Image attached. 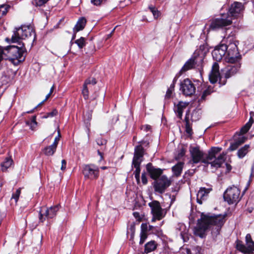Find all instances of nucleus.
Returning <instances> with one entry per match:
<instances>
[{
    "mask_svg": "<svg viewBox=\"0 0 254 254\" xmlns=\"http://www.w3.org/2000/svg\"><path fill=\"white\" fill-rule=\"evenodd\" d=\"M36 6H41L46 4L50 0H34Z\"/></svg>",
    "mask_w": 254,
    "mask_h": 254,
    "instance_id": "nucleus-43",
    "label": "nucleus"
},
{
    "mask_svg": "<svg viewBox=\"0 0 254 254\" xmlns=\"http://www.w3.org/2000/svg\"><path fill=\"white\" fill-rule=\"evenodd\" d=\"M195 86L189 78L185 79L180 84V90L186 96H190L195 92Z\"/></svg>",
    "mask_w": 254,
    "mask_h": 254,
    "instance_id": "nucleus-13",
    "label": "nucleus"
},
{
    "mask_svg": "<svg viewBox=\"0 0 254 254\" xmlns=\"http://www.w3.org/2000/svg\"><path fill=\"white\" fill-rule=\"evenodd\" d=\"M13 161L10 158H6L5 161L1 163V167L2 172H5L12 165Z\"/></svg>",
    "mask_w": 254,
    "mask_h": 254,
    "instance_id": "nucleus-28",
    "label": "nucleus"
},
{
    "mask_svg": "<svg viewBox=\"0 0 254 254\" xmlns=\"http://www.w3.org/2000/svg\"><path fill=\"white\" fill-rule=\"evenodd\" d=\"M141 231L147 232L148 230V225L146 223H142L141 226Z\"/></svg>",
    "mask_w": 254,
    "mask_h": 254,
    "instance_id": "nucleus-54",
    "label": "nucleus"
},
{
    "mask_svg": "<svg viewBox=\"0 0 254 254\" xmlns=\"http://www.w3.org/2000/svg\"><path fill=\"white\" fill-rule=\"evenodd\" d=\"M133 215L135 218L137 219L138 220H140L141 219L140 218V214L139 212H134L133 213Z\"/></svg>",
    "mask_w": 254,
    "mask_h": 254,
    "instance_id": "nucleus-59",
    "label": "nucleus"
},
{
    "mask_svg": "<svg viewBox=\"0 0 254 254\" xmlns=\"http://www.w3.org/2000/svg\"><path fill=\"white\" fill-rule=\"evenodd\" d=\"M172 91H173L172 89H171V87H170V88L167 91L165 96L166 98H170L171 97Z\"/></svg>",
    "mask_w": 254,
    "mask_h": 254,
    "instance_id": "nucleus-53",
    "label": "nucleus"
},
{
    "mask_svg": "<svg viewBox=\"0 0 254 254\" xmlns=\"http://www.w3.org/2000/svg\"><path fill=\"white\" fill-rule=\"evenodd\" d=\"M190 110H187L186 113L184 121L185 122L186 131L188 134H191L192 130L191 127V124L190 122Z\"/></svg>",
    "mask_w": 254,
    "mask_h": 254,
    "instance_id": "nucleus-22",
    "label": "nucleus"
},
{
    "mask_svg": "<svg viewBox=\"0 0 254 254\" xmlns=\"http://www.w3.org/2000/svg\"><path fill=\"white\" fill-rule=\"evenodd\" d=\"M184 165V162H180L172 168V170L173 172V174L176 177H178L181 175L182 172Z\"/></svg>",
    "mask_w": 254,
    "mask_h": 254,
    "instance_id": "nucleus-24",
    "label": "nucleus"
},
{
    "mask_svg": "<svg viewBox=\"0 0 254 254\" xmlns=\"http://www.w3.org/2000/svg\"><path fill=\"white\" fill-rule=\"evenodd\" d=\"M208 49L207 46L205 45H200L198 50V54L199 55H204L207 52Z\"/></svg>",
    "mask_w": 254,
    "mask_h": 254,
    "instance_id": "nucleus-39",
    "label": "nucleus"
},
{
    "mask_svg": "<svg viewBox=\"0 0 254 254\" xmlns=\"http://www.w3.org/2000/svg\"><path fill=\"white\" fill-rule=\"evenodd\" d=\"M31 32L30 26L22 25L19 28H16L11 37V42L21 43V40L30 36Z\"/></svg>",
    "mask_w": 254,
    "mask_h": 254,
    "instance_id": "nucleus-7",
    "label": "nucleus"
},
{
    "mask_svg": "<svg viewBox=\"0 0 254 254\" xmlns=\"http://www.w3.org/2000/svg\"><path fill=\"white\" fill-rule=\"evenodd\" d=\"M214 91L213 87L208 86L202 92L200 100H205L206 97L211 94Z\"/></svg>",
    "mask_w": 254,
    "mask_h": 254,
    "instance_id": "nucleus-30",
    "label": "nucleus"
},
{
    "mask_svg": "<svg viewBox=\"0 0 254 254\" xmlns=\"http://www.w3.org/2000/svg\"><path fill=\"white\" fill-rule=\"evenodd\" d=\"M10 8V6L9 5L6 4H2L0 6V16L5 15L9 8Z\"/></svg>",
    "mask_w": 254,
    "mask_h": 254,
    "instance_id": "nucleus-34",
    "label": "nucleus"
},
{
    "mask_svg": "<svg viewBox=\"0 0 254 254\" xmlns=\"http://www.w3.org/2000/svg\"><path fill=\"white\" fill-rule=\"evenodd\" d=\"M186 150L185 148H182L178 152V154L175 156V159L177 160L181 159L183 156H185Z\"/></svg>",
    "mask_w": 254,
    "mask_h": 254,
    "instance_id": "nucleus-37",
    "label": "nucleus"
},
{
    "mask_svg": "<svg viewBox=\"0 0 254 254\" xmlns=\"http://www.w3.org/2000/svg\"><path fill=\"white\" fill-rule=\"evenodd\" d=\"M147 238V232H144V231H141L139 244H142L145 242V241L146 240Z\"/></svg>",
    "mask_w": 254,
    "mask_h": 254,
    "instance_id": "nucleus-42",
    "label": "nucleus"
},
{
    "mask_svg": "<svg viewBox=\"0 0 254 254\" xmlns=\"http://www.w3.org/2000/svg\"><path fill=\"white\" fill-rule=\"evenodd\" d=\"M200 250H201V248L200 247H195L193 249V251H194V254H200Z\"/></svg>",
    "mask_w": 254,
    "mask_h": 254,
    "instance_id": "nucleus-58",
    "label": "nucleus"
},
{
    "mask_svg": "<svg viewBox=\"0 0 254 254\" xmlns=\"http://www.w3.org/2000/svg\"><path fill=\"white\" fill-rule=\"evenodd\" d=\"M148 205L151 208L153 215L152 222H155L156 220H160L165 216V214H163V209L158 201L153 200L149 203Z\"/></svg>",
    "mask_w": 254,
    "mask_h": 254,
    "instance_id": "nucleus-10",
    "label": "nucleus"
},
{
    "mask_svg": "<svg viewBox=\"0 0 254 254\" xmlns=\"http://www.w3.org/2000/svg\"><path fill=\"white\" fill-rule=\"evenodd\" d=\"M146 170L151 178L155 180V181L157 180L162 173L161 169L155 168L150 163L146 165Z\"/></svg>",
    "mask_w": 254,
    "mask_h": 254,
    "instance_id": "nucleus-19",
    "label": "nucleus"
},
{
    "mask_svg": "<svg viewBox=\"0 0 254 254\" xmlns=\"http://www.w3.org/2000/svg\"><path fill=\"white\" fill-rule=\"evenodd\" d=\"M212 190V189L211 188H200L196 195L197 202L200 204H202L204 201H205L208 199L209 194Z\"/></svg>",
    "mask_w": 254,
    "mask_h": 254,
    "instance_id": "nucleus-16",
    "label": "nucleus"
},
{
    "mask_svg": "<svg viewBox=\"0 0 254 254\" xmlns=\"http://www.w3.org/2000/svg\"><path fill=\"white\" fill-rule=\"evenodd\" d=\"M236 249L240 252L244 254H250L253 251L248 246H245L241 241L237 240L236 242Z\"/></svg>",
    "mask_w": 254,
    "mask_h": 254,
    "instance_id": "nucleus-21",
    "label": "nucleus"
},
{
    "mask_svg": "<svg viewBox=\"0 0 254 254\" xmlns=\"http://www.w3.org/2000/svg\"><path fill=\"white\" fill-rule=\"evenodd\" d=\"M201 117V111L199 109L194 110L191 115L190 120L192 122L198 121Z\"/></svg>",
    "mask_w": 254,
    "mask_h": 254,
    "instance_id": "nucleus-31",
    "label": "nucleus"
},
{
    "mask_svg": "<svg viewBox=\"0 0 254 254\" xmlns=\"http://www.w3.org/2000/svg\"><path fill=\"white\" fill-rule=\"evenodd\" d=\"M221 150V148L212 147L209 151L207 156L205 157L203 152L196 147H190V152L191 156L190 162L194 164L201 162L204 164H210L212 167L218 168L221 167V165L225 161L226 154L224 152L216 157L217 154Z\"/></svg>",
    "mask_w": 254,
    "mask_h": 254,
    "instance_id": "nucleus-1",
    "label": "nucleus"
},
{
    "mask_svg": "<svg viewBox=\"0 0 254 254\" xmlns=\"http://www.w3.org/2000/svg\"><path fill=\"white\" fill-rule=\"evenodd\" d=\"M54 85H53V86L51 87V89H50V94H52V93L53 92V91L54 90Z\"/></svg>",
    "mask_w": 254,
    "mask_h": 254,
    "instance_id": "nucleus-62",
    "label": "nucleus"
},
{
    "mask_svg": "<svg viewBox=\"0 0 254 254\" xmlns=\"http://www.w3.org/2000/svg\"><path fill=\"white\" fill-rule=\"evenodd\" d=\"M220 78V83L221 82L220 73L219 72V66L217 63L215 62L212 65L211 71L209 75V79L211 83H215Z\"/></svg>",
    "mask_w": 254,
    "mask_h": 254,
    "instance_id": "nucleus-17",
    "label": "nucleus"
},
{
    "mask_svg": "<svg viewBox=\"0 0 254 254\" xmlns=\"http://www.w3.org/2000/svg\"><path fill=\"white\" fill-rule=\"evenodd\" d=\"M195 64L196 62L195 58H191L189 59L188 61H187V62L185 64L184 66L180 70V73L182 74L184 72L194 68Z\"/></svg>",
    "mask_w": 254,
    "mask_h": 254,
    "instance_id": "nucleus-20",
    "label": "nucleus"
},
{
    "mask_svg": "<svg viewBox=\"0 0 254 254\" xmlns=\"http://www.w3.org/2000/svg\"><path fill=\"white\" fill-rule=\"evenodd\" d=\"M75 43L77 45L79 49H82L85 46V39L80 37L75 41Z\"/></svg>",
    "mask_w": 254,
    "mask_h": 254,
    "instance_id": "nucleus-36",
    "label": "nucleus"
},
{
    "mask_svg": "<svg viewBox=\"0 0 254 254\" xmlns=\"http://www.w3.org/2000/svg\"><path fill=\"white\" fill-rule=\"evenodd\" d=\"M51 95V94H50V93H49L47 95V96H46V98H45V100H44V101H45V100H47V99L50 97V96Z\"/></svg>",
    "mask_w": 254,
    "mask_h": 254,
    "instance_id": "nucleus-63",
    "label": "nucleus"
},
{
    "mask_svg": "<svg viewBox=\"0 0 254 254\" xmlns=\"http://www.w3.org/2000/svg\"><path fill=\"white\" fill-rule=\"evenodd\" d=\"M225 222V215H204L202 213L200 220H198V223L195 228L194 234L202 238L206 230L213 226L212 233L213 235L217 236L219 234L221 227Z\"/></svg>",
    "mask_w": 254,
    "mask_h": 254,
    "instance_id": "nucleus-2",
    "label": "nucleus"
},
{
    "mask_svg": "<svg viewBox=\"0 0 254 254\" xmlns=\"http://www.w3.org/2000/svg\"><path fill=\"white\" fill-rule=\"evenodd\" d=\"M31 122H32V121H27L26 122V124L29 126L30 129L32 128V123H31Z\"/></svg>",
    "mask_w": 254,
    "mask_h": 254,
    "instance_id": "nucleus-61",
    "label": "nucleus"
},
{
    "mask_svg": "<svg viewBox=\"0 0 254 254\" xmlns=\"http://www.w3.org/2000/svg\"><path fill=\"white\" fill-rule=\"evenodd\" d=\"M180 235H181V236H182V238H183V239H184V235H185V234H184V233H183V232H181Z\"/></svg>",
    "mask_w": 254,
    "mask_h": 254,
    "instance_id": "nucleus-64",
    "label": "nucleus"
},
{
    "mask_svg": "<svg viewBox=\"0 0 254 254\" xmlns=\"http://www.w3.org/2000/svg\"><path fill=\"white\" fill-rule=\"evenodd\" d=\"M171 181L166 176L163 175L153 183L155 191L162 194L171 185Z\"/></svg>",
    "mask_w": 254,
    "mask_h": 254,
    "instance_id": "nucleus-9",
    "label": "nucleus"
},
{
    "mask_svg": "<svg viewBox=\"0 0 254 254\" xmlns=\"http://www.w3.org/2000/svg\"><path fill=\"white\" fill-rule=\"evenodd\" d=\"M242 57L240 54L237 46L235 43H230L229 50L227 54L226 62L229 64L224 70L225 71V77L229 78L235 75L241 66Z\"/></svg>",
    "mask_w": 254,
    "mask_h": 254,
    "instance_id": "nucleus-3",
    "label": "nucleus"
},
{
    "mask_svg": "<svg viewBox=\"0 0 254 254\" xmlns=\"http://www.w3.org/2000/svg\"><path fill=\"white\" fill-rule=\"evenodd\" d=\"M58 111L56 109L53 110L52 112L47 113L46 115L43 117V118H47L48 117H53L58 114Z\"/></svg>",
    "mask_w": 254,
    "mask_h": 254,
    "instance_id": "nucleus-44",
    "label": "nucleus"
},
{
    "mask_svg": "<svg viewBox=\"0 0 254 254\" xmlns=\"http://www.w3.org/2000/svg\"><path fill=\"white\" fill-rule=\"evenodd\" d=\"M141 129L146 132L148 131H150L151 130V126L149 125H144L142 126L141 127Z\"/></svg>",
    "mask_w": 254,
    "mask_h": 254,
    "instance_id": "nucleus-52",
    "label": "nucleus"
},
{
    "mask_svg": "<svg viewBox=\"0 0 254 254\" xmlns=\"http://www.w3.org/2000/svg\"><path fill=\"white\" fill-rule=\"evenodd\" d=\"M60 137H61V135H60V131H58V136L55 137L54 142L52 145H53V146H54L56 147H57V145L60 140Z\"/></svg>",
    "mask_w": 254,
    "mask_h": 254,
    "instance_id": "nucleus-47",
    "label": "nucleus"
},
{
    "mask_svg": "<svg viewBox=\"0 0 254 254\" xmlns=\"http://www.w3.org/2000/svg\"><path fill=\"white\" fill-rule=\"evenodd\" d=\"M66 162L65 160L63 159L62 161V166H61V169L63 171L65 170V169L66 168Z\"/></svg>",
    "mask_w": 254,
    "mask_h": 254,
    "instance_id": "nucleus-55",
    "label": "nucleus"
},
{
    "mask_svg": "<svg viewBox=\"0 0 254 254\" xmlns=\"http://www.w3.org/2000/svg\"><path fill=\"white\" fill-rule=\"evenodd\" d=\"M104 0H91V2L95 5L99 6L101 4Z\"/></svg>",
    "mask_w": 254,
    "mask_h": 254,
    "instance_id": "nucleus-51",
    "label": "nucleus"
},
{
    "mask_svg": "<svg viewBox=\"0 0 254 254\" xmlns=\"http://www.w3.org/2000/svg\"><path fill=\"white\" fill-rule=\"evenodd\" d=\"M195 172L194 170H188L185 173V175H188L189 176H191L193 175Z\"/></svg>",
    "mask_w": 254,
    "mask_h": 254,
    "instance_id": "nucleus-57",
    "label": "nucleus"
},
{
    "mask_svg": "<svg viewBox=\"0 0 254 254\" xmlns=\"http://www.w3.org/2000/svg\"><path fill=\"white\" fill-rule=\"evenodd\" d=\"M140 144L137 145L134 148V156L132 162V167L135 170L134 172V177L138 185L140 184V164L143 161L144 149L142 145L145 144V146H149V142L142 140L139 142Z\"/></svg>",
    "mask_w": 254,
    "mask_h": 254,
    "instance_id": "nucleus-5",
    "label": "nucleus"
},
{
    "mask_svg": "<svg viewBox=\"0 0 254 254\" xmlns=\"http://www.w3.org/2000/svg\"><path fill=\"white\" fill-rule=\"evenodd\" d=\"M230 44L226 45L224 44H220L215 48L212 52V56L214 60L216 61H220L226 54V51L227 54L229 50Z\"/></svg>",
    "mask_w": 254,
    "mask_h": 254,
    "instance_id": "nucleus-14",
    "label": "nucleus"
},
{
    "mask_svg": "<svg viewBox=\"0 0 254 254\" xmlns=\"http://www.w3.org/2000/svg\"><path fill=\"white\" fill-rule=\"evenodd\" d=\"M247 140V137L244 136H242V135L240 133L239 137L235 139V141L239 143V145H241L242 144L244 143Z\"/></svg>",
    "mask_w": 254,
    "mask_h": 254,
    "instance_id": "nucleus-41",
    "label": "nucleus"
},
{
    "mask_svg": "<svg viewBox=\"0 0 254 254\" xmlns=\"http://www.w3.org/2000/svg\"><path fill=\"white\" fill-rule=\"evenodd\" d=\"M58 210V205L51 206L49 208H47L45 207H41L39 213L40 221L43 222L46 218L47 219L54 218L56 215Z\"/></svg>",
    "mask_w": 254,
    "mask_h": 254,
    "instance_id": "nucleus-12",
    "label": "nucleus"
},
{
    "mask_svg": "<svg viewBox=\"0 0 254 254\" xmlns=\"http://www.w3.org/2000/svg\"><path fill=\"white\" fill-rule=\"evenodd\" d=\"M232 18L227 15L222 14L220 18H215L212 20L209 29L216 30L232 24Z\"/></svg>",
    "mask_w": 254,
    "mask_h": 254,
    "instance_id": "nucleus-8",
    "label": "nucleus"
},
{
    "mask_svg": "<svg viewBox=\"0 0 254 254\" xmlns=\"http://www.w3.org/2000/svg\"><path fill=\"white\" fill-rule=\"evenodd\" d=\"M250 145L246 144L238 150L237 155L239 158H243L250 151Z\"/></svg>",
    "mask_w": 254,
    "mask_h": 254,
    "instance_id": "nucleus-27",
    "label": "nucleus"
},
{
    "mask_svg": "<svg viewBox=\"0 0 254 254\" xmlns=\"http://www.w3.org/2000/svg\"><path fill=\"white\" fill-rule=\"evenodd\" d=\"M96 142L99 145H103L106 143V140L102 139V138H98L96 140Z\"/></svg>",
    "mask_w": 254,
    "mask_h": 254,
    "instance_id": "nucleus-49",
    "label": "nucleus"
},
{
    "mask_svg": "<svg viewBox=\"0 0 254 254\" xmlns=\"http://www.w3.org/2000/svg\"><path fill=\"white\" fill-rule=\"evenodd\" d=\"M20 193H21V190L19 188V189H18L16 190L15 193H13L11 198L14 199L15 200V202H17L19 197V195L20 194Z\"/></svg>",
    "mask_w": 254,
    "mask_h": 254,
    "instance_id": "nucleus-40",
    "label": "nucleus"
},
{
    "mask_svg": "<svg viewBox=\"0 0 254 254\" xmlns=\"http://www.w3.org/2000/svg\"><path fill=\"white\" fill-rule=\"evenodd\" d=\"M84 84L91 87L92 85L96 84V80L94 78H88L85 80Z\"/></svg>",
    "mask_w": 254,
    "mask_h": 254,
    "instance_id": "nucleus-38",
    "label": "nucleus"
},
{
    "mask_svg": "<svg viewBox=\"0 0 254 254\" xmlns=\"http://www.w3.org/2000/svg\"><path fill=\"white\" fill-rule=\"evenodd\" d=\"M33 65H34V67H33V68H34V71L36 72H38L41 69V66H40V64L38 63H35Z\"/></svg>",
    "mask_w": 254,
    "mask_h": 254,
    "instance_id": "nucleus-50",
    "label": "nucleus"
},
{
    "mask_svg": "<svg viewBox=\"0 0 254 254\" xmlns=\"http://www.w3.org/2000/svg\"><path fill=\"white\" fill-rule=\"evenodd\" d=\"M38 126V123L36 121V117L33 116V131L36 130V127Z\"/></svg>",
    "mask_w": 254,
    "mask_h": 254,
    "instance_id": "nucleus-48",
    "label": "nucleus"
},
{
    "mask_svg": "<svg viewBox=\"0 0 254 254\" xmlns=\"http://www.w3.org/2000/svg\"><path fill=\"white\" fill-rule=\"evenodd\" d=\"M149 9L152 13L154 18L155 19H157L158 17H159L161 15V12L158 10V9L153 5H149L148 7Z\"/></svg>",
    "mask_w": 254,
    "mask_h": 254,
    "instance_id": "nucleus-33",
    "label": "nucleus"
},
{
    "mask_svg": "<svg viewBox=\"0 0 254 254\" xmlns=\"http://www.w3.org/2000/svg\"><path fill=\"white\" fill-rule=\"evenodd\" d=\"M244 9V6L241 2L235 1L232 3L229 9V13L225 14L230 16L232 19L239 17Z\"/></svg>",
    "mask_w": 254,
    "mask_h": 254,
    "instance_id": "nucleus-15",
    "label": "nucleus"
},
{
    "mask_svg": "<svg viewBox=\"0 0 254 254\" xmlns=\"http://www.w3.org/2000/svg\"><path fill=\"white\" fill-rule=\"evenodd\" d=\"M246 245L252 251H254V242L252 240L251 236L250 234H248L246 236Z\"/></svg>",
    "mask_w": 254,
    "mask_h": 254,
    "instance_id": "nucleus-32",
    "label": "nucleus"
},
{
    "mask_svg": "<svg viewBox=\"0 0 254 254\" xmlns=\"http://www.w3.org/2000/svg\"><path fill=\"white\" fill-rule=\"evenodd\" d=\"M86 23V20L84 17L80 18L73 28L74 31L78 32L83 30L84 28Z\"/></svg>",
    "mask_w": 254,
    "mask_h": 254,
    "instance_id": "nucleus-25",
    "label": "nucleus"
},
{
    "mask_svg": "<svg viewBox=\"0 0 254 254\" xmlns=\"http://www.w3.org/2000/svg\"><path fill=\"white\" fill-rule=\"evenodd\" d=\"M254 113L253 112H251L250 113L251 117L249 119V122L247 124H246V125L245 126H244L241 128V129L240 130V133L241 135H243V134L247 133L249 131V130L250 129L251 127H252V126L254 123V120H253V117H252L254 115Z\"/></svg>",
    "mask_w": 254,
    "mask_h": 254,
    "instance_id": "nucleus-23",
    "label": "nucleus"
},
{
    "mask_svg": "<svg viewBox=\"0 0 254 254\" xmlns=\"http://www.w3.org/2000/svg\"><path fill=\"white\" fill-rule=\"evenodd\" d=\"M141 181L143 185H146L147 184L148 181L145 172H143L141 174Z\"/></svg>",
    "mask_w": 254,
    "mask_h": 254,
    "instance_id": "nucleus-46",
    "label": "nucleus"
},
{
    "mask_svg": "<svg viewBox=\"0 0 254 254\" xmlns=\"http://www.w3.org/2000/svg\"><path fill=\"white\" fill-rule=\"evenodd\" d=\"M56 149L57 147L51 145L45 147L43 152L47 156H52L56 152Z\"/></svg>",
    "mask_w": 254,
    "mask_h": 254,
    "instance_id": "nucleus-29",
    "label": "nucleus"
},
{
    "mask_svg": "<svg viewBox=\"0 0 254 254\" xmlns=\"http://www.w3.org/2000/svg\"><path fill=\"white\" fill-rule=\"evenodd\" d=\"M157 244L155 241H151L145 245L144 252L149 253L157 248Z\"/></svg>",
    "mask_w": 254,
    "mask_h": 254,
    "instance_id": "nucleus-26",
    "label": "nucleus"
},
{
    "mask_svg": "<svg viewBox=\"0 0 254 254\" xmlns=\"http://www.w3.org/2000/svg\"><path fill=\"white\" fill-rule=\"evenodd\" d=\"M82 172L85 178L96 179L99 177V168L92 164L85 165L83 166Z\"/></svg>",
    "mask_w": 254,
    "mask_h": 254,
    "instance_id": "nucleus-11",
    "label": "nucleus"
},
{
    "mask_svg": "<svg viewBox=\"0 0 254 254\" xmlns=\"http://www.w3.org/2000/svg\"><path fill=\"white\" fill-rule=\"evenodd\" d=\"M189 104L188 102L182 101H180L178 104H174V111L176 116L180 120H182L183 112L188 106Z\"/></svg>",
    "mask_w": 254,
    "mask_h": 254,
    "instance_id": "nucleus-18",
    "label": "nucleus"
},
{
    "mask_svg": "<svg viewBox=\"0 0 254 254\" xmlns=\"http://www.w3.org/2000/svg\"><path fill=\"white\" fill-rule=\"evenodd\" d=\"M73 34L72 36L71 40L70 41L71 45H72L73 44V40H74L75 39V37H76V34L77 32L74 31V29H73Z\"/></svg>",
    "mask_w": 254,
    "mask_h": 254,
    "instance_id": "nucleus-60",
    "label": "nucleus"
},
{
    "mask_svg": "<svg viewBox=\"0 0 254 254\" xmlns=\"http://www.w3.org/2000/svg\"><path fill=\"white\" fill-rule=\"evenodd\" d=\"M128 231H130L131 232V233L133 234V233H134V231H135V225L134 224H131L130 225V227L128 230Z\"/></svg>",
    "mask_w": 254,
    "mask_h": 254,
    "instance_id": "nucleus-56",
    "label": "nucleus"
},
{
    "mask_svg": "<svg viewBox=\"0 0 254 254\" xmlns=\"http://www.w3.org/2000/svg\"><path fill=\"white\" fill-rule=\"evenodd\" d=\"M241 190L235 186L229 187L224 192L223 194L224 199L229 204L237 203L241 199Z\"/></svg>",
    "mask_w": 254,
    "mask_h": 254,
    "instance_id": "nucleus-6",
    "label": "nucleus"
},
{
    "mask_svg": "<svg viewBox=\"0 0 254 254\" xmlns=\"http://www.w3.org/2000/svg\"><path fill=\"white\" fill-rule=\"evenodd\" d=\"M239 144L236 141H234L233 143H231L230 147H229V150L230 151H234L237 149L239 146Z\"/></svg>",
    "mask_w": 254,
    "mask_h": 254,
    "instance_id": "nucleus-45",
    "label": "nucleus"
},
{
    "mask_svg": "<svg viewBox=\"0 0 254 254\" xmlns=\"http://www.w3.org/2000/svg\"><path fill=\"white\" fill-rule=\"evenodd\" d=\"M18 46H1L5 60H9L14 65H17L24 60L25 49L23 43H17Z\"/></svg>",
    "mask_w": 254,
    "mask_h": 254,
    "instance_id": "nucleus-4",
    "label": "nucleus"
},
{
    "mask_svg": "<svg viewBox=\"0 0 254 254\" xmlns=\"http://www.w3.org/2000/svg\"><path fill=\"white\" fill-rule=\"evenodd\" d=\"M90 88H91V87H90L88 85H85V84H84L82 93L84 98L85 100H87L89 97L88 89H90Z\"/></svg>",
    "mask_w": 254,
    "mask_h": 254,
    "instance_id": "nucleus-35",
    "label": "nucleus"
}]
</instances>
